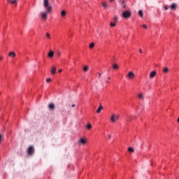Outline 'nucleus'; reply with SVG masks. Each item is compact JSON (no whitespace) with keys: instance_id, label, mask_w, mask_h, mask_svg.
<instances>
[{"instance_id":"f704fd0d","label":"nucleus","mask_w":179,"mask_h":179,"mask_svg":"<svg viewBox=\"0 0 179 179\" xmlns=\"http://www.w3.org/2000/svg\"><path fill=\"white\" fill-rule=\"evenodd\" d=\"M58 72L59 73H61V72H62V69H59Z\"/></svg>"},{"instance_id":"f03ea898","label":"nucleus","mask_w":179,"mask_h":179,"mask_svg":"<svg viewBox=\"0 0 179 179\" xmlns=\"http://www.w3.org/2000/svg\"><path fill=\"white\" fill-rule=\"evenodd\" d=\"M121 116L120 115L112 114L110 117V121L113 124L115 123L116 121H118Z\"/></svg>"},{"instance_id":"c85d7f7f","label":"nucleus","mask_w":179,"mask_h":179,"mask_svg":"<svg viewBox=\"0 0 179 179\" xmlns=\"http://www.w3.org/2000/svg\"><path fill=\"white\" fill-rule=\"evenodd\" d=\"M2 138H3V135L0 134V143L2 142Z\"/></svg>"},{"instance_id":"cd10ccee","label":"nucleus","mask_w":179,"mask_h":179,"mask_svg":"<svg viewBox=\"0 0 179 179\" xmlns=\"http://www.w3.org/2000/svg\"><path fill=\"white\" fill-rule=\"evenodd\" d=\"M87 129H92V124H89L87 126Z\"/></svg>"},{"instance_id":"72a5a7b5","label":"nucleus","mask_w":179,"mask_h":179,"mask_svg":"<svg viewBox=\"0 0 179 179\" xmlns=\"http://www.w3.org/2000/svg\"><path fill=\"white\" fill-rule=\"evenodd\" d=\"M139 52H140V54H142V52H143V51L142 50V49H139Z\"/></svg>"},{"instance_id":"ddd939ff","label":"nucleus","mask_w":179,"mask_h":179,"mask_svg":"<svg viewBox=\"0 0 179 179\" xmlns=\"http://www.w3.org/2000/svg\"><path fill=\"white\" fill-rule=\"evenodd\" d=\"M171 9L172 10H176V9H177V4L176 3H172L171 6Z\"/></svg>"},{"instance_id":"4c0bfd02","label":"nucleus","mask_w":179,"mask_h":179,"mask_svg":"<svg viewBox=\"0 0 179 179\" xmlns=\"http://www.w3.org/2000/svg\"><path fill=\"white\" fill-rule=\"evenodd\" d=\"M3 57L1 56H0V61H2Z\"/></svg>"},{"instance_id":"7c9ffc66","label":"nucleus","mask_w":179,"mask_h":179,"mask_svg":"<svg viewBox=\"0 0 179 179\" xmlns=\"http://www.w3.org/2000/svg\"><path fill=\"white\" fill-rule=\"evenodd\" d=\"M142 27L143 29H148V26L146 24H143Z\"/></svg>"},{"instance_id":"2f4dec72","label":"nucleus","mask_w":179,"mask_h":179,"mask_svg":"<svg viewBox=\"0 0 179 179\" xmlns=\"http://www.w3.org/2000/svg\"><path fill=\"white\" fill-rule=\"evenodd\" d=\"M164 10H169V6H164Z\"/></svg>"},{"instance_id":"0eeeda50","label":"nucleus","mask_w":179,"mask_h":179,"mask_svg":"<svg viewBox=\"0 0 179 179\" xmlns=\"http://www.w3.org/2000/svg\"><path fill=\"white\" fill-rule=\"evenodd\" d=\"M137 96L138 97V100L143 101L145 100V96H143V94L142 92H140L137 94Z\"/></svg>"},{"instance_id":"5701e85b","label":"nucleus","mask_w":179,"mask_h":179,"mask_svg":"<svg viewBox=\"0 0 179 179\" xmlns=\"http://www.w3.org/2000/svg\"><path fill=\"white\" fill-rule=\"evenodd\" d=\"M45 36H46L47 38H48V40H51V35H50V34L46 33Z\"/></svg>"},{"instance_id":"ea45409f","label":"nucleus","mask_w":179,"mask_h":179,"mask_svg":"<svg viewBox=\"0 0 179 179\" xmlns=\"http://www.w3.org/2000/svg\"><path fill=\"white\" fill-rule=\"evenodd\" d=\"M108 80H110V79H111V78L110 77H108Z\"/></svg>"},{"instance_id":"a18cd8bd","label":"nucleus","mask_w":179,"mask_h":179,"mask_svg":"<svg viewBox=\"0 0 179 179\" xmlns=\"http://www.w3.org/2000/svg\"><path fill=\"white\" fill-rule=\"evenodd\" d=\"M122 3H124V1H122Z\"/></svg>"},{"instance_id":"f8f14e48","label":"nucleus","mask_w":179,"mask_h":179,"mask_svg":"<svg viewBox=\"0 0 179 179\" xmlns=\"http://www.w3.org/2000/svg\"><path fill=\"white\" fill-rule=\"evenodd\" d=\"M48 57H49V58H53L54 57V51L50 50L48 54Z\"/></svg>"},{"instance_id":"dca6fc26","label":"nucleus","mask_w":179,"mask_h":179,"mask_svg":"<svg viewBox=\"0 0 179 179\" xmlns=\"http://www.w3.org/2000/svg\"><path fill=\"white\" fill-rule=\"evenodd\" d=\"M101 110H103V106H101V104H100L99 108L96 110V113L100 114V113L101 112Z\"/></svg>"},{"instance_id":"e433bc0d","label":"nucleus","mask_w":179,"mask_h":179,"mask_svg":"<svg viewBox=\"0 0 179 179\" xmlns=\"http://www.w3.org/2000/svg\"><path fill=\"white\" fill-rule=\"evenodd\" d=\"M99 77L100 78V76H101V73H98Z\"/></svg>"},{"instance_id":"423d86ee","label":"nucleus","mask_w":179,"mask_h":179,"mask_svg":"<svg viewBox=\"0 0 179 179\" xmlns=\"http://www.w3.org/2000/svg\"><path fill=\"white\" fill-rule=\"evenodd\" d=\"M48 108L50 111H54V110H55V104H54L53 103H50L48 106Z\"/></svg>"},{"instance_id":"a878e982","label":"nucleus","mask_w":179,"mask_h":179,"mask_svg":"<svg viewBox=\"0 0 179 179\" xmlns=\"http://www.w3.org/2000/svg\"><path fill=\"white\" fill-rule=\"evenodd\" d=\"M128 150H129V152H134V148H131V147L128 148Z\"/></svg>"},{"instance_id":"2eb2a0df","label":"nucleus","mask_w":179,"mask_h":179,"mask_svg":"<svg viewBox=\"0 0 179 179\" xmlns=\"http://www.w3.org/2000/svg\"><path fill=\"white\" fill-rule=\"evenodd\" d=\"M8 55L11 57V58H15V57H16V53H15V52H10L8 53Z\"/></svg>"},{"instance_id":"7ed1b4c3","label":"nucleus","mask_w":179,"mask_h":179,"mask_svg":"<svg viewBox=\"0 0 179 179\" xmlns=\"http://www.w3.org/2000/svg\"><path fill=\"white\" fill-rule=\"evenodd\" d=\"M131 13L129 10H125L122 13V17H124V19H129L131 17Z\"/></svg>"},{"instance_id":"6e6552de","label":"nucleus","mask_w":179,"mask_h":179,"mask_svg":"<svg viewBox=\"0 0 179 179\" xmlns=\"http://www.w3.org/2000/svg\"><path fill=\"white\" fill-rule=\"evenodd\" d=\"M157 73L156 71H151L150 73V79H153V78L156 76Z\"/></svg>"},{"instance_id":"bb28decb","label":"nucleus","mask_w":179,"mask_h":179,"mask_svg":"<svg viewBox=\"0 0 179 179\" xmlns=\"http://www.w3.org/2000/svg\"><path fill=\"white\" fill-rule=\"evenodd\" d=\"M103 8H108V4H107V3H103Z\"/></svg>"},{"instance_id":"39448f33","label":"nucleus","mask_w":179,"mask_h":179,"mask_svg":"<svg viewBox=\"0 0 179 179\" xmlns=\"http://www.w3.org/2000/svg\"><path fill=\"white\" fill-rule=\"evenodd\" d=\"M27 152L28 155H32L33 153H34V147H33V145L29 146Z\"/></svg>"},{"instance_id":"c03bdc74","label":"nucleus","mask_w":179,"mask_h":179,"mask_svg":"<svg viewBox=\"0 0 179 179\" xmlns=\"http://www.w3.org/2000/svg\"><path fill=\"white\" fill-rule=\"evenodd\" d=\"M178 122H179V118L178 119Z\"/></svg>"},{"instance_id":"c756f323","label":"nucleus","mask_w":179,"mask_h":179,"mask_svg":"<svg viewBox=\"0 0 179 179\" xmlns=\"http://www.w3.org/2000/svg\"><path fill=\"white\" fill-rule=\"evenodd\" d=\"M46 82L47 83H50V82H51V78H47Z\"/></svg>"},{"instance_id":"9b49d317","label":"nucleus","mask_w":179,"mask_h":179,"mask_svg":"<svg viewBox=\"0 0 179 179\" xmlns=\"http://www.w3.org/2000/svg\"><path fill=\"white\" fill-rule=\"evenodd\" d=\"M164 73H169L170 72V69L169 67H164L162 70Z\"/></svg>"},{"instance_id":"a19ab883","label":"nucleus","mask_w":179,"mask_h":179,"mask_svg":"<svg viewBox=\"0 0 179 179\" xmlns=\"http://www.w3.org/2000/svg\"><path fill=\"white\" fill-rule=\"evenodd\" d=\"M123 8H126V6H125V5H124V6H123Z\"/></svg>"},{"instance_id":"4468645a","label":"nucleus","mask_w":179,"mask_h":179,"mask_svg":"<svg viewBox=\"0 0 179 179\" xmlns=\"http://www.w3.org/2000/svg\"><path fill=\"white\" fill-rule=\"evenodd\" d=\"M55 72H57V67L52 66V70H51L52 75H55Z\"/></svg>"},{"instance_id":"1a4fd4ad","label":"nucleus","mask_w":179,"mask_h":179,"mask_svg":"<svg viewBox=\"0 0 179 179\" xmlns=\"http://www.w3.org/2000/svg\"><path fill=\"white\" fill-rule=\"evenodd\" d=\"M8 3H12V5H15V6H16V5H17V0H8Z\"/></svg>"},{"instance_id":"473e14b6","label":"nucleus","mask_w":179,"mask_h":179,"mask_svg":"<svg viewBox=\"0 0 179 179\" xmlns=\"http://www.w3.org/2000/svg\"><path fill=\"white\" fill-rule=\"evenodd\" d=\"M108 139H111V134H108Z\"/></svg>"},{"instance_id":"58836bf2","label":"nucleus","mask_w":179,"mask_h":179,"mask_svg":"<svg viewBox=\"0 0 179 179\" xmlns=\"http://www.w3.org/2000/svg\"><path fill=\"white\" fill-rule=\"evenodd\" d=\"M71 107H75V104H72V105H71Z\"/></svg>"},{"instance_id":"20e7f679","label":"nucleus","mask_w":179,"mask_h":179,"mask_svg":"<svg viewBox=\"0 0 179 179\" xmlns=\"http://www.w3.org/2000/svg\"><path fill=\"white\" fill-rule=\"evenodd\" d=\"M127 79L129 80H132L135 79V73H134L133 71H129L127 75H126Z\"/></svg>"},{"instance_id":"f3484780","label":"nucleus","mask_w":179,"mask_h":179,"mask_svg":"<svg viewBox=\"0 0 179 179\" xmlns=\"http://www.w3.org/2000/svg\"><path fill=\"white\" fill-rule=\"evenodd\" d=\"M61 15L62 17H64V16H66V11H65V10H62Z\"/></svg>"},{"instance_id":"9d476101","label":"nucleus","mask_w":179,"mask_h":179,"mask_svg":"<svg viewBox=\"0 0 179 179\" xmlns=\"http://www.w3.org/2000/svg\"><path fill=\"white\" fill-rule=\"evenodd\" d=\"M78 143L80 145H86V141L85 140V138H80L79 141H78Z\"/></svg>"},{"instance_id":"37998d69","label":"nucleus","mask_w":179,"mask_h":179,"mask_svg":"<svg viewBox=\"0 0 179 179\" xmlns=\"http://www.w3.org/2000/svg\"><path fill=\"white\" fill-rule=\"evenodd\" d=\"M106 83H109V82H108V81H106Z\"/></svg>"},{"instance_id":"393cba45","label":"nucleus","mask_w":179,"mask_h":179,"mask_svg":"<svg viewBox=\"0 0 179 179\" xmlns=\"http://www.w3.org/2000/svg\"><path fill=\"white\" fill-rule=\"evenodd\" d=\"M90 48H94V43H92L90 44Z\"/></svg>"},{"instance_id":"b1692460","label":"nucleus","mask_w":179,"mask_h":179,"mask_svg":"<svg viewBox=\"0 0 179 179\" xmlns=\"http://www.w3.org/2000/svg\"><path fill=\"white\" fill-rule=\"evenodd\" d=\"M117 20H118V17H117V15H115V16L114 17V18H113V22H115V23H117Z\"/></svg>"},{"instance_id":"79ce46f5","label":"nucleus","mask_w":179,"mask_h":179,"mask_svg":"<svg viewBox=\"0 0 179 179\" xmlns=\"http://www.w3.org/2000/svg\"><path fill=\"white\" fill-rule=\"evenodd\" d=\"M114 0H110V2H113Z\"/></svg>"},{"instance_id":"6ab92c4d","label":"nucleus","mask_w":179,"mask_h":179,"mask_svg":"<svg viewBox=\"0 0 179 179\" xmlns=\"http://www.w3.org/2000/svg\"><path fill=\"white\" fill-rule=\"evenodd\" d=\"M89 71V66H84L83 72H87Z\"/></svg>"},{"instance_id":"f257e3e1","label":"nucleus","mask_w":179,"mask_h":179,"mask_svg":"<svg viewBox=\"0 0 179 179\" xmlns=\"http://www.w3.org/2000/svg\"><path fill=\"white\" fill-rule=\"evenodd\" d=\"M43 6L46 12L41 13V15L43 20H47L48 13H51V12H52V6L50 5V2L48 1V0H43Z\"/></svg>"},{"instance_id":"a211bd4d","label":"nucleus","mask_w":179,"mask_h":179,"mask_svg":"<svg viewBox=\"0 0 179 179\" xmlns=\"http://www.w3.org/2000/svg\"><path fill=\"white\" fill-rule=\"evenodd\" d=\"M134 120V116H129L127 117V121H129V122H131Z\"/></svg>"},{"instance_id":"c9c22d12","label":"nucleus","mask_w":179,"mask_h":179,"mask_svg":"<svg viewBox=\"0 0 179 179\" xmlns=\"http://www.w3.org/2000/svg\"><path fill=\"white\" fill-rule=\"evenodd\" d=\"M57 55H58V57H59V56L61 55V52H59L57 53Z\"/></svg>"},{"instance_id":"412c9836","label":"nucleus","mask_w":179,"mask_h":179,"mask_svg":"<svg viewBox=\"0 0 179 179\" xmlns=\"http://www.w3.org/2000/svg\"><path fill=\"white\" fill-rule=\"evenodd\" d=\"M138 15L140 17H143V11L142 10H140L138 11Z\"/></svg>"},{"instance_id":"aec40b11","label":"nucleus","mask_w":179,"mask_h":179,"mask_svg":"<svg viewBox=\"0 0 179 179\" xmlns=\"http://www.w3.org/2000/svg\"><path fill=\"white\" fill-rule=\"evenodd\" d=\"M119 68H120V66L117 64H114L113 65V69H118Z\"/></svg>"},{"instance_id":"4be33fe9","label":"nucleus","mask_w":179,"mask_h":179,"mask_svg":"<svg viewBox=\"0 0 179 179\" xmlns=\"http://www.w3.org/2000/svg\"><path fill=\"white\" fill-rule=\"evenodd\" d=\"M110 26L111 27H115L117 26V24L114 22H110Z\"/></svg>"}]
</instances>
